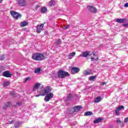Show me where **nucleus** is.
Masks as SVG:
<instances>
[{
    "instance_id": "f3484780",
    "label": "nucleus",
    "mask_w": 128,
    "mask_h": 128,
    "mask_svg": "<svg viewBox=\"0 0 128 128\" xmlns=\"http://www.w3.org/2000/svg\"><path fill=\"white\" fill-rule=\"evenodd\" d=\"M102 100V97L98 96L94 100V102H100Z\"/></svg>"
},
{
    "instance_id": "58836bf2",
    "label": "nucleus",
    "mask_w": 128,
    "mask_h": 128,
    "mask_svg": "<svg viewBox=\"0 0 128 128\" xmlns=\"http://www.w3.org/2000/svg\"><path fill=\"white\" fill-rule=\"evenodd\" d=\"M13 122L14 121H11V122L9 121L8 124H12Z\"/></svg>"
},
{
    "instance_id": "20e7f679",
    "label": "nucleus",
    "mask_w": 128,
    "mask_h": 128,
    "mask_svg": "<svg viewBox=\"0 0 128 128\" xmlns=\"http://www.w3.org/2000/svg\"><path fill=\"white\" fill-rule=\"evenodd\" d=\"M58 76L60 78H64L65 76H70V74L64 70H60L58 72Z\"/></svg>"
},
{
    "instance_id": "1a4fd4ad",
    "label": "nucleus",
    "mask_w": 128,
    "mask_h": 128,
    "mask_svg": "<svg viewBox=\"0 0 128 128\" xmlns=\"http://www.w3.org/2000/svg\"><path fill=\"white\" fill-rule=\"evenodd\" d=\"M92 54H90V51H85L82 52V54H80L79 56L80 57L82 56L83 58H86V56H92Z\"/></svg>"
},
{
    "instance_id": "9b49d317",
    "label": "nucleus",
    "mask_w": 128,
    "mask_h": 128,
    "mask_svg": "<svg viewBox=\"0 0 128 128\" xmlns=\"http://www.w3.org/2000/svg\"><path fill=\"white\" fill-rule=\"evenodd\" d=\"M40 86V83H36L35 85L33 86L34 92V90H38Z\"/></svg>"
},
{
    "instance_id": "a211bd4d",
    "label": "nucleus",
    "mask_w": 128,
    "mask_h": 128,
    "mask_svg": "<svg viewBox=\"0 0 128 128\" xmlns=\"http://www.w3.org/2000/svg\"><path fill=\"white\" fill-rule=\"evenodd\" d=\"M10 106H12V103L10 102H8L4 106V108H10Z\"/></svg>"
},
{
    "instance_id": "7c9ffc66",
    "label": "nucleus",
    "mask_w": 128,
    "mask_h": 128,
    "mask_svg": "<svg viewBox=\"0 0 128 128\" xmlns=\"http://www.w3.org/2000/svg\"><path fill=\"white\" fill-rule=\"evenodd\" d=\"M115 112H116V116H118V114H120V110L117 109V108L115 110Z\"/></svg>"
},
{
    "instance_id": "f704fd0d",
    "label": "nucleus",
    "mask_w": 128,
    "mask_h": 128,
    "mask_svg": "<svg viewBox=\"0 0 128 128\" xmlns=\"http://www.w3.org/2000/svg\"><path fill=\"white\" fill-rule=\"evenodd\" d=\"M124 6L125 8H128V2L126 3V4H124Z\"/></svg>"
},
{
    "instance_id": "473e14b6",
    "label": "nucleus",
    "mask_w": 128,
    "mask_h": 128,
    "mask_svg": "<svg viewBox=\"0 0 128 128\" xmlns=\"http://www.w3.org/2000/svg\"><path fill=\"white\" fill-rule=\"evenodd\" d=\"M72 96V94H69L68 96H67L68 100H70V98H71Z\"/></svg>"
},
{
    "instance_id": "49530a36",
    "label": "nucleus",
    "mask_w": 128,
    "mask_h": 128,
    "mask_svg": "<svg viewBox=\"0 0 128 128\" xmlns=\"http://www.w3.org/2000/svg\"><path fill=\"white\" fill-rule=\"evenodd\" d=\"M70 58H72L70 57Z\"/></svg>"
},
{
    "instance_id": "dca6fc26",
    "label": "nucleus",
    "mask_w": 128,
    "mask_h": 128,
    "mask_svg": "<svg viewBox=\"0 0 128 128\" xmlns=\"http://www.w3.org/2000/svg\"><path fill=\"white\" fill-rule=\"evenodd\" d=\"M93 56H94V58H91V60L92 61L94 62L96 60H98V57L97 56H96V54L94 53H93Z\"/></svg>"
},
{
    "instance_id": "cd10ccee",
    "label": "nucleus",
    "mask_w": 128,
    "mask_h": 128,
    "mask_svg": "<svg viewBox=\"0 0 128 128\" xmlns=\"http://www.w3.org/2000/svg\"><path fill=\"white\" fill-rule=\"evenodd\" d=\"M76 56V52H72L69 54V56H71V58H74Z\"/></svg>"
},
{
    "instance_id": "c9c22d12",
    "label": "nucleus",
    "mask_w": 128,
    "mask_h": 128,
    "mask_svg": "<svg viewBox=\"0 0 128 128\" xmlns=\"http://www.w3.org/2000/svg\"><path fill=\"white\" fill-rule=\"evenodd\" d=\"M124 26L125 28H128V24H124Z\"/></svg>"
},
{
    "instance_id": "bb28decb",
    "label": "nucleus",
    "mask_w": 128,
    "mask_h": 128,
    "mask_svg": "<svg viewBox=\"0 0 128 128\" xmlns=\"http://www.w3.org/2000/svg\"><path fill=\"white\" fill-rule=\"evenodd\" d=\"M116 108L119 110H124V106H120Z\"/></svg>"
},
{
    "instance_id": "e433bc0d",
    "label": "nucleus",
    "mask_w": 128,
    "mask_h": 128,
    "mask_svg": "<svg viewBox=\"0 0 128 128\" xmlns=\"http://www.w3.org/2000/svg\"><path fill=\"white\" fill-rule=\"evenodd\" d=\"M128 121V118H126L124 120V122H126Z\"/></svg>"
},
{
    "instance_id": "79ce46f5",
    "label": "nucleus",
    "mask_w": 128,
    "mask_h": 128,
    "mask_svg": "<svg viewBox=\"0 0 128 128\" xmlns=\"http://www.w3.org/2000/svg\"><path fill=\"white\" fill-rule=\"evenodd\" d=\"M70 28V25H69V24H68V25L67 26V28Z\"/></svg>"
},
{
    "instance_id": "a878e982",
    "label": "nucleus",
    "mask_w": 128,
    "mask_h": 128,
    "mask_svg": "<svg viewBox=\"0 0 128 128\" xmlns=\"http://www.w3.org/2000/svg\"><path fill=\"white\" fill-rule=\"evenodd\" d=\"M116 108L119 110H124V106H120Z\"/></svg>"
},
{
    "instance_id": "f257e3e1",
    "label": "nucleus",
    "mask_w": 128,
    "mask_h": 128,
    "mask_svg": "<svg viewBox=\"0 0 128 128\" xmlns=\"http://www.w3.org/2000/svg\"><path fill=\"white\" fill-rule=\"evenodd\" d=\"M50 92H52V88L50 86H47L45 88H42L40 91L39 92L40 94L36 95V98L40 96H44L46 94L44 100V102H50L54 98V94Z\"/></svg>"
},
{
    "instance_id": "a18cd8bd",
    "label": "nucleus",
    "mask_w": 128,
    "mask_h": 128,
    "mask_svg": "<svg viewBox=\"0 0 128 128\" xmlns=\"http://www.w3.org/2000/svg\"><path fill=\"white\" fill-rule=\"evenodd\" d=\"M2 74V70H0V74Z\"/></svg>"
},
{
    "instance_id": "4be33fe9",
    "label": "nucleus",
    "mask_w": 128,
    "mask_h": 128,
    "mask_svg": "<svg viewBox=\"0 0 128 128\" xmlns=\"http://www.w3.org/2000/svg\"><path fill=\"white\" fill-rule=\"evenodd\" d=\"M56 2L52 0H51L50 2H49V6H54V4H55Z\"/></svg>"
},
{
    "instance_id": "39448f33",
    "label": "nucleus",
    "mask_w": 128,
    "mask_h": 128,
    "mask_svg": "<svg viewBox=\"0 0 128 128\" xmlns=\"http://www.w3.org/2000/svg\"><path fill=\"white\" fill-rule=\"evenodd\" d=\"M16 2L20 6H28L26 0H16Z\"/></svg>"
},
{
    "instance_id": "423d86ee",
    "label": "nucleus",
    "mask_w": 128,
    "mask_h": 128,
    "mask_svg": "<svg viewBox=\"0 0 128 128\" xmlns=\"http://www.w3.org/2000/svg\"><path fill=\"white\" fill-rule=\"evenodd\" d=\"M44 24L37 25L36 26V32L38 34H40V32H42V30H44Z\"/></svg>"
},
{
    "instance_id": "2f4dec72",
    "label": "nucleus",
    "mask_w": 128,
    "mask_h": 128,
    "mask_svg": "<svg viewBox=\"0 0 128 128\" xmlns=\"http://www.w3.org/2000/svg\"><path fill=\"white\" fill-rule=\"evenodd\" d=\"M30 80V78L28 77L27 78H26L25 79V80H24V82H28V80Z\"/></svg>"
},
{
    "instance_id": "f03ea898",
    "label": "nucleus",
    "mask_w": 128,
    "mask_h": 128,
    "mask_svg": "<svg viewBox=\"0 0 128 128\" xmlns=\"http://www.w3.org/2000/svg\"><path fill=\"white\" fill-rule=\"evenodd\" d=\"M32 58L34 60H42L44 59V56L42 53H36L33 54Z\"/></svg>"
},
{
    "instance_id": "6e6552de",
    "label": "nucleus",
    "mask_w": 128,
    "mask_h": 128,
    "mask_svg": "<svg viewBox=\"0 0 128 128\" xmlns=\"http://www.w3.org/2000/svg\"><path fill=\"white\" fill-rule=\"evenodd\" d=\"M2 76L6 78H10L12 76V74H11L9 70H6L2 73Z\"/></svg>"
},
{
    "instance_id": "ddd939ff",
    "label": "nucleus",
    "mask_w": 128,
    "mask_h": 128,
    "mask_svg": "<svg viewBox=\"0 0 128 128\" xmlns=\"http://www.w3.org/2000/svg\"><path fill=\"white\" fill-rule=\"evenodd\" d=\"M116 22H118L119 24H124L126 22L125 18L122 19H117L116 20Z\"/></svg>"
},
{
    "instance_id": "2eb2a0df",
    "label": "nucleus",
    "mask_w": 128,
    "mask_h": 128,
    "mask_svg": "<svg viewBox=\"0 0 128 128\" xmlns=\"http://www.w3.org/2000/svg\"><path fill=\"white\" fill-rule=\"evenodd\" d=\"M102 120V118L100 117L96 120H95L94 122V124H98V122H100Z\"/></svg>"
},
{
    "instance_id": "a19ab883",
    "label": "nucleus",
    "mask_w": 128,
    "mask_h": 128,
    "mask_svg": "<svg viewBox=\"0 0 128 128\" xmlns=\"http://www.w3.org/2000/svg\"><path fill=\"white\" fill-rule=\"evenodd\" d=\"M117 122L118 124V122H120V120H117Z\"/></svg>"
},
{
    "instance_id": "b1692460",
    "label": "nucleus",
    "mask_w": 128,
    "mask_h": 128,
    "mask_svg": "<svg viewBox=\"0 0 128 128\" xmlns=\"http://www.w3.org/2000/svg\"><path fill=\"white\" fill-rule=\"evenodd\" d=\"M96 78V76H90V78H89V80H93V81H94V80H95V78Z\"/></svg>"
},
{
    "instance_id": "4c0bfd02",
    "label": "nucleus",
    "mask_w": 128,
    "mask_h": 128,
    "mask_svg": "<svg viewBox=\"0 0 128 128\" xmlns=\"http://www.w3.org/2000/svg\"><path fill=\"white\" fill-rule=\"evenodd\" d=\"M104 84H106V82H103L102 83L101 86H104Z\"/></svg>"
},
{
    "instance_id": "aec40b11",
    "label": "nucleus",
    "mask_w": 128,
    "mask_h": 128,
    "mask_svg": "<svg viewBox=\"0 0 128 128\" xmlns=\"http://www.w3.org/2000/svg\"><path fill=\"white\" fill-rule=\"evenodd\" d=\"M60 44H62V40L60 39H58L57 40H56V42H55V44L56 46H58Z\"/></svg>"
},
{
    "instance_id": "c03bdc74",
    "label": "nucleus",
    "mask_w": 128,
    "mask_h": 128,
    "mask_svg": "<svg viewBox=\"0 0 128 128\" xmlns=\"http://www.w3.org/2000/svg\"><path fill=\"white\" fill-rule=\"evenodd\" d=\"M39 6H36V9L38 8Z\"/></svg>"
},
{
    "instance_id": "ea45409f",
    "label": "nucleus",
    "mask_w": 128,
    "mask_h": 128,
    "mask_svg": "<svg viewBox=\"0 0 128 128\" xmlns=\"http://www.w3.org/2000/svg\"><path fill=\"white\" fill-rule=\"evenodd\" d=\"M20 126V125H15L14 128H18Z\"/></svg>"
},
{
    "instance_id": "c756f323",
    "label": "nucleus",
    "mask_w": 128,
    "mask_h": 128,
    "mask_svg": "<svg viewBox=\"0 0 128 128\" xmlns=\"http://www.w3.org/2000/svg\"><path fill=\"white\" fill-rule=\"evenodd\" d=\"M8 84H10V82H4V86H8Z\"/></svg>"
},
{
    "instance_id": "72a5a7b5",
    "label": "nucleus",
    "mask_w": 128,
    "mask_h": 128,
    "mask_svg": "<svg viewBox=\"0 0 128 128\" xmlns=\"http://www.w3.org/2000/svg\"><path fill=\"white\" fill-rule=\"evenodd\" d=\"M4 60V56L2 55L0 56V60Z\"/></svg>"
},
{
    "instance_id": "393cba45",
    "label": "nucleus",
    "mask_w": 128,
    "mask_h": 128,
    "mask_svg": "<svg viewBox=\"0 0 128 128\" xmlns=\"http://www.w3.org/2000/svg\"><path fill=\"white\" fill-rule=\"evenodd\" d=\"M84 74H86V76H88V74H90V72L88 70H85L83 72Z\"/></svg>"
},
{
    "instance_id": "6ab92c4d",
    "label": "nucleus",
    "mask_w": 128,
    "mask_h": 128,
    "mask_svg": "<svg viewBox=\"0 0 128 128\" xmlns=\"http://www.w3.org/2000/svg\"><path fill=\"white\" fill-rule=\"evenodd\" d=\"M48 12V8L46 7H43L41 9V12H42L43 14H44V12Z\"/></svg>"
},
{
    "instance_id": "5701e85b",
    "label": "nucleus",
    "mask_w": 128,
    "mask_h": 128,
    "mask_svg": "<svg viewBox=\"0 0 128 128\" xmlns=\"http://www.w3.org/2000/svg\"><path fill=\"white\" fill-rule=\"evenodd\" d=\"M35 74H38L40 72V68H37L34 70Z\"/></svg>"
},
{
    "instance_id": "7ed1b4c3",
    "label": "nucleus",
    "mask_w": 128,
    "mask_h": 128,
    "mask_svg": "<svg viewBox=\"0 0 128 128\" xmlns=\"http://www.w3.org/2000/svg\"><path fill=\"white\" fill-rule=\"evenodd\" d=\"M10 14L12 16L15 20H18L22 18V14L18 12H16V11L11 10Z\"/></svg>"
},
{
    "instance_id": "9d476101",
    "label": "nucleus",
    "mask_w": 128,
    "mask_h": 128,
    "mask_svg": "<svg viewBox=\"0 0 128 128\" xmlns=\"http://www.w3.org/2000/svg\"><path fill=\"white\" fill-rule=\"evenodd\" d=\"M87 8L88 10H90V12H92L96 13V12H98V10H96L95 7L92 6H88Z\"/></svg>"
},
{
    "instance_id": "412c9836",
    "label": "nucleus",
    "mask_w": 128,
    "mask_h": 128,
    "mask_svg": "<svg viewBox=\"0 0 128 128\" xmlns=\"http://www.w3.org/2000/svg\"><path fill=\"white\" fill-rule=\"evenodd\" d=\"M92 112H87L84 113V116H92Z\"/></svg>"
},
{
    "instance_id": "37998d69",
    "label": "nucleus",
    "mask_w": 128,
    "mask_h": 128,
    "mask_svg": "<svg viewBox=\"0 0 128 128\" xmlns=\"http://www.w3.org/2000/svg\"><path fill=\"white\" fill-rule=\"evenodd\" d=\"M4 0H0V4Z\"/></svg>"
},
{
    "instance_id": "0eeeda50",
    "label": "nucleus",
    "mask_w": 128,
    "mask_h": 128,
    "mask_svg": "<svg viewBox=\"0 0 128 128\" xmlns=\"http://www.w3.org/2000/svg\"><path fill=\"white\" fill-rule=\"evenodd\" d=\"M80 72V68L78 67H72L71 70V73L72 74H78Z\"/></svg>"
},
{
    "instance_id": "4468645a",
    "label": "nucleus",
    "mask_w": 128,
    "mask_h": 128,
    "mask_svg": "<svg viewBox=\"0 0 128 128\" xmlns=\"http://www.w3.org/2000/svg\"><path fill=\"white\" fill-rule=\"evenodd\" d=\"M82 108V106H77L74 108V112H78Z\"/></svg>"
},
{
    "instance_id": "c85d7f7f",
    "label": "nucleus",
    "mask_w": 128,
    "mask_h": 128,
    "mask_svg": "<svg viewBox=\"0 0 128 128\" xmlns=\"http://www.w3.org/2000/svg\"><path fill=\"white\" fill-rule=\"evenodd\" d=\"M22 104V102H16V106H20Z\"/></svg>"
},
{
    "instance_id": "f8f14e48",
    "label": "nucleus",
    "mask_w": 128,
    "mask_h": 128,
    "mask_svg": "<svg viewBox=\"0 0 128 128\" xmlns=\"http://www.w3.org/2000/svg\"><path fill=\"white\" fill-rule=\"evenodd\" d=\"M28 24V22L26 21H23L20 23V26L22 28H24V26H26Z\"/></svg>"
}]
</instances>
